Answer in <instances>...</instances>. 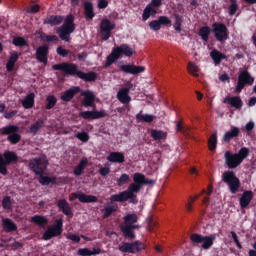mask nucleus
<instances>
[{"mask_svg": "<svg viewBox=\"0 0 256 256\" xmlns=\"http://www.w3.org/2000/svg\"><path fill=\"white\" fill-rule=\"evenodd\" d=\"M61 23L63 24L61 25ZM43 25H50L51 27L61 25V27L56 28V33L59 35L61 41L69 43L71 41V34L75 33V16L73 14H69L65 18L61 15H50L44 19Z\"/></svg>", "mask_w": 256, "mask_h": 256, "instance_id": "1", "label": "nucleus"}, {"mask_svg": "<svg viewBox=\"0 0 256 256\" xmlns=\"http://www.w3.org/2000/svg\"><path fill=\"white\" fill-rule=\"evenodd\" d=\"M52 69L54 71H63L65 75H70L71 77H78L79 79H82V81H86L88 83H93L94 81H97V73L91 71V72H83L79 70V66L75 63H69V62H63L60 64H54L52 66Z\"/></svg>", "mask_w": 256, "mask_h": 256, "instance_id": "2", "label": "nucleus"}, {"mask_svg": "<svg viewBox=\"0 0 256 256\" xmlns=\"http://www.w3.org/2000/svg\"><path fill=\"white\" fill-rule=\"evenodd\" d=\"M29 170L35 175H43L49 167V159L44 153L40 154V157L31 158L28 162Z\"/></svg>", "mask_w": 256, "mask_h": 256, "instance_id": "3", "label": "nucleus"}, {"mask_svg": "<svg viewBox=\"0 0 256 256\" xmlns=\"http://www.w3.org/2000/svg\"><path fill=\"white\" fill-rule=\"evenodd\" d=\"M215 239H217V235L211 234L209 236H203L198 233L191 234L190 241L192 245L197 246L202 243V249H205L206 251L211 249L213 247V244L215 243Z\"/></svg>", "mask_w": 256, "mask_h": 256, "instance_id": "4", "label": "nucleus"}, {"mask_svg": "<svg viewBox=\"0 0 256 256\" xmlns=\"http://www.w3.org/2000/svg\"><path fill=\"white\" fill-rule=\"evenodd\" d=\"M222 181L228 185L232 195H235L241 189V180H239L233 171H225L222 175Z\"/></svg>", "mask_w": 256, "mask_h": 256, "instance_id": "5", "label": "nucleus"}, {"mask_svg": "<svg viewBox=\"0 0 256 256\" xmlns=\"http://www.w3.org/2000/svg\"><path fill=\"white\" fill-rule=\"evenodd\" d=\"M17 161H19V157L13 151L7 150L3 155L0 154V174L7 175V166L17 163Z\"/></svg>", "mask_w": 256, "mask_h": 256, "instance_id": "6", "label": "nucleus"}, {"mask_svg": "<svg viewBox=\"0 0 256 256\" xmlns=\"http://www.w3.org/2000/svg\"><path fill=\"white\" fill-rule=\"evenodd\" d=\"M118 249L121 253H131L132 255H135L137 253H141V251H144L145 243L139 240L133 242H124L118 247Z\"/></svg>", "mask_w": 256, "mask_h": 256, "instance_id": "7", "label": "nucleus"}, {"mask_svg": "<svg viewBox=\"0 0 256 256\" xmlns=\"http://www.w3.org/2000/svg\"><path fill=\"white\" fill-rule=\"evenodd\" d=\"M212 31L216 41H219L220 43H223V41H227V39H229V30L227 29V26L221 22L213 23Z\"/></svg>", "mask_w": 256, "mask_h": 256, "instance_id": "8", "label": "nucleus"}, {"mask_svg": "<svg viewBox=\"0 0 256 256\" xmlns=\"http://www.w3.org/2000/svg\"><path fill=\"white\" fill-rule=\"evenodd\" d=\"M253 83H255V78L251 76L249 71L243 70L238 76L235 92L241 93L246 85H253Z\"/></svg>", "mask_w": 256, "mask_h": 256, "instance_id": "9", "label": "nucleus"}, {"mask_svg": "<svg viewBox=\"0 0 256 256\" xmlns=\"http://www.w3.org/2000/svg\"><path fill=\"white\" fill-rule=\"evenodd\" d=\"M116 25L115 22H112L109 19H103L100 23V35L102 41H108L111 37V31L115 29Z\"/></svg>", "mask_w": 256, "mask_h": 256, "instance_id": "10", "label": "nucleus"}, {"mask_svg": "<svg viewBox=\"0 0 256 256\" xmlns=\"http://www.w3.org/2000/svg\"><path fill=\"white\" fill-rule=\"evenodd\" d=\"M110 201H114L117 203H125V201H129L132 205H137L139 203V199H137L136 194H113L110 196Z\"/></svg>", "mask_w": 256, "mask_h": 256, "instance_id": "11", "label": "nucleus"}, {"mask_svg": "<svg viewBox=\"0 0 256 256\" xmlns=\"http://www.w3.org/2000/svg\"><path fill=\"white\" fill-rule=\"evenodd\" d=\"M118 67L122 73H128L129 75H139V73H145L144 66H136L134 64H118Z\"/></svg>", "mask_w": 256, "mask_h": 256, "instance_id": "12", "label": "nucleus"}, {"mask_svg": "<svg viewBox=\"0 0 256 256\" xmlns=\"http://www.w3.org/2000/svg\"><path fill=\"white\" fill-rule=\"evenodd\" d=\"M225 163L228 169H237L241 164L238 156L236 154L231 153V151H226L224 154Z\"/></svg>", "mask_w": 256, "mask_h": 256, "instance_id": "13", "label": "nucleus"}, {"mask_svg": "<svg viewBox=\"0 0 256 256\" xmlns=\"http://www.w3.org/2000/svg\"><path fill=\"white\" fill-rule=\"evenodd\" d=\"M48 55H49V45L44 44L39 46L36 49V59L37 61H39L40 63H43L44 65H47Z\"/></svg>", "mask_w": 256, "mask_h": 256, "instance_id": "14", "label": "nucleus"}, {"mask_svg": "<svg viewBox=\"0 0 256 256\" xmlns=\"http://www.w3.org/2000/svg\"><path fill=\"white\" fill-rule=\"evenodd\" d=\"M80 117H82V119H87L90 121H92L93 119H103V117H107V112H105V110L82 111V112H80Z\"/></svg>", "mask_w": 256, "mask_h": 256, "instance_id": "15", "label": "nucleus"}, {"mask_svg": "<svg viewBox=\"0 0 256 256\" xmlns=\"http://www.w3.org/2000/svg\"><path fill=\"white\" fill-rule=\"evenodd\" d=\"M161 25H171V20L167 16H160L157 20H153L149 23V27L152 31L161 30Z\"/></svg>", "mask_w": 256, "mask_h": 256, "instance_id": "16", "label": "nucleus"}, {"mask_svg": "<svg viewBox=\"0 0 256 256\" xmlns=\"http://www.w3.org/2000/svg\"><path fill=\"white\" fill-rule=\"evenodd\" d=\"M251 201H253V191H244L239 199L241 209H247L251 204Z\"/></svg>", "mask_w": 256, "mask_h": 256, "instance_id": "17", "label": "nucleus"}, {"mask_svg": "<svg viewBox=\"0 0 256 256\" xmlns=\"http://www.w3.org/2000/svg\"><path fill=\"white\" fill-rule=\"evenodd\" d=\"M135 229H141V226H122L121 232L123 233V237L128 239V241H133L137 237Z\"/></svg>", "mask_w": 256, "mask_h": 256, "instance_id": "18", "label": "nucleus"}, {"mask_svg": "<svg viewBox=\"0 0 256 256\" xmlns=\"http://www.w3.org/2000/svg\"><path fill=\"white\" fill-rule=\"evenodd\" d=\"M89 166V159L87 157H82L78 165L74 167L73 174L75 177H81L85 173V169Z\"/></svg>", "mask_w": 256, "mask_h": 256, "instance_id": "19", "label": "nucleus"}, {"mask_svg": "<svg viewBox=\"0 0 256 256\" xmlns=\"http://www.w3.org/2000/svg\"><path fill=\"white\" fill-rule=\"evenodd\" d=\"M223 103L230 105V107H233L238 111L243 107V100H241V97H225Z\"/></svg>", "mask_w": 256, "mask_h": 256, "instance_id": "20", "label": "nucleus"}, {"mask_svg": "<svg viewBox=\"0 0 256 256\" xmlns=\"http://www.w3.org/2000/svg\"><path fill=\"white\" fill-rule=\"evenodd\" d=\"M114 49L116 50V53L119 57H121V55H125V57H133V55L135 54V50H133L127 44H121L120 46L115 47Z\"/></svg>", "mask_w": 256, "mask_h": 256, "instance_id": "21", "label": "nucleus"}, {"mask_svg": "<svg viewBox=\"0 0 256 256\" xmlns=\"http://www.w3.org/2000/svg\"><path fill=\"white\" fill-rule=\"evenodd\" d=\"M57 207L62 211L63 215H66L67 217L73 215V210L71 209L69 202L65 199L58 200Z\"/></svg>", "mask_w": 256, "mask_h": 256, "instance_id": "22", "label": "nucleus"}, {"mask_svg": "<svg viewBox=\"0 0 256 256\" xmlns=\"http://www.w3.org/2000/svg\"><path fill=\"white\" fill-rule=\"evenodd\" d=\"M239 133H241V130L238 127L233 126L230 131L225 132L223 141L225 143H230L231 140L239 137Z\"/></svg>", "mask_w": 256, "mask_h": 256, "instance_id": "23", "label": "nucleus"}, {"mask_svg": "<svg viewBox=\"0 0 256 256\" xmlns=\"http://www.w3.org/2000/svg\"><path fill=\"white\" fill-rule=\"evenodd\" d=\"M84 17L87 20H93L95 18V9L92 2H84Z\"/></svg>", "mask_w": 256, "mask_h": 256, "instance_id": "24", "label": "nucleus"}, {"mask_svg": "<svg viewBox=\"0 0 256 256\" xmlns=\"http://www.w3.org/2000/svg\"><path fill=\"white\" fill-rule=\"evenodd\" d=\"M139 221L137 214H127L124 216V227H141L139 224H135Z\"/></svg>", "mask_w": 256, "mask_h": 256, "instance_id": "25", "label": "nucleus"}, {"mask_svg": "<svg viewBox=\"0 0 256 256\" xmlns=\"http://www.w3.org/2000/svg\"><path fill=\"white\" fill-rule=\"evenodd\" d=\"M75 199H78L80 203H97L98 199L94 195H86L83 193H75Z\"/></svg>", "mask_w": 256, "mask_h": 256, "instance_id": "26", "label": "nucleus"}, {"mask_svg": "<svg viewBox=\"0 0 256 256\" xmlns=\"http://www.w3.org/2000/svg\"><path fill=\"white\" fill-rule=\"evenodd\" d=\"M48 228L55 237H59L63 233V219L55 220L54 225Z\"/></svg>", "mask_w": 256, "mask_h": 256, "instance_id": "27", "label": "nucleus"}, {"mask_svg": "<svg viewBox=\"0 0 256 256\" xmlns=\"http://www.w3.org/2000/svg\"><path fill=\"white\" fill-rule=\"evenodd\" d=\"M110 163H125V155L121 152H111L107 157Z\"/></svg>", "mask_w": 256, "mask_h": 256, "instance_id": "28", "label": "nucleus"}, {"mask_svg": "<svg viewBox=\"0 0 256 256\" xmlns=\"http://www.w3.org/2000/svg\"><path fill=\"white\" fill-rule=\"evenodd\" d=\"M210 57L214 61L215 65H221V61L223 59H227V55L219 52V50H217V49H214L210 52Z\"/></svg>", "mask_w": 256, "mask_h": 256, "instance_id": "29", "label": "nucleus"}, {"mask_svg": "<svg viewBox=\"0 0 256 256\" xmlns=\"http://www.w3.org/2000/svg\"><path fill=\"white\" fill-rule=\"evenodd\" d=\"M118 209H119V205H117L115 203L105 206L103 209L104 213L102 215V219H109V216L113 215V213H116V211H118Z\"/></svg>", "mask_w": 256, "mask_h": 256, "instance_id": "30", "label": "nucleus"}, {"mask_svg": "<svg viewBox=\"0 0 256 256\" xmlns=\"http://www.w3.org/2000/svg\"><path fill=\"white\" fill-rule=\"evenodd\" d=\"M2 227L7 231V233H11V231H17V224L13 222V220L9 218H4L2 220Z\"/></svg>", "mask_w": 256, "mask_h": 256, "instance_id": "31", "label": "nucleus"}, {"mask_svg": "<svg viewBox=\"0 0 256 256\" xmlns=\"http://www.w3.org/2000/svg\"><path fill=\"white\" fill-rule=\"evenodd\" d=\"M150 137H152L154 141H163L167 139V133L163 132V130L152 129L150 131Z\"/></svg>", "mask_w": 256, "mask_h": 256, "instance_id": "32", "label": "nucleus"}, {"mask_svg": "<svg viewBox=\"0 0 256 256\" xmlns=\"http://www.w3.org/2000/svg\"><path fill=\"white\" fill-rule=\"evenodd\" d=\"M43 125H45V119L40 118L38 119L35 123H33L30 126V133H32L33 135H37V133H39V131H41V129H43Z\"/></svg>", "mask_w": 256, "mask_h": 256, "instance_id": "33", "label": "nucleus"}, {"mask_svg": "<svg viewBox=\"0 0 256 256\" xmlns=\"http://www.w3.org/2000/svg\"><path fill=\"white\" fill-rule=\"evenodd\" d=\"M142 186H139L138 184L135 183H131L128 186V189L125 191H122L119 193V195H135V193H139V191H141Z\"/></svg>", "mask_w": 256, "mask_h": 256, "instance_id": "34", "label": "nucleus"}, {"mask_svg": "<svg viewBox=\"0 0 256 256\" xmlns=\"http://www.w3.org/2000/svg\"><path fill=\"white\" fill-rule=\"evenodd\" d=\"M16 61H19V54L17 52H11L10 58L6 63L7 71H13Z\"/></svg>", "mask_w": 256, "mask_h": 256, "instance_id": "35", "label": "nucleus"}, {"mask_svg": "<svg viewBox=\"0 0 256 256\" xmlns=\"http://www.w3.org/2000/svg\"><path fill=\"white\" fill-rule=\"evenodd\" d=\"M31 222L39 227H45L49 223V220L43 215H34L31 217Z\"/></svg>", "mask_w": 256, "mask_h": 256, "instance_id": "36", "label": "nucleus"}, {"mask_svg": "<svg viewBox=\"0 0 256 256\" xmlns=\"http://www.w3.org/2000/svg\"><path fill=\"white\" fill-rule=\"evenodd\" d=\"M119 58L120 56L117 53V50L113 48L111 54L106 58L105 68L107 69V67H111Z\"/></svg>", "mask_w": 256, "mask_h": 256, "instance_id": "37", "label": "nucleus"}, {"mask_svg": "<svg viewBox=\"0 0 256 256\" xmlns=\"http://www.w3.org/2000/svg\"><path fill=\"white\" fill-rule=\"evenodd\" d=\"M1 135H13L14 133H19V126L8 125L0 128Z\"/></svg>", "mask_w": 256, "mask_h": 256, "instance_id": "38", "label": "nucleus"}, {"mask_svg": "<svg viewBox=\"0 0 256 256\" xmlns=\"http://www.w3.org/2000/svg\"><path fill=\"white\" fill-rule=\"evenodd\" d=\"M199 37H201L202 41L207 43L209 41V36L211 35V28L209 26H203L198 31Z\"/></svg>", "mask_w": 256, "mask_h": 256, "instance_id": "39", "label": "nucleus"}, {"mask_svg": "<svg viewBox=\"0 0 256 256\" xmlns=\"http://www.w3.org/2000/svg\"><path fill=\"white\" fill-rule=\"evenodd\" d=\"M137 121H140L142 123H153V120L155 119V115L151 114H143V113H138L136 115Z\"/></svg>", "mask_w": 256, "mask_h": 256, "instance_id": "40", "label": "nucleus"}, {"mask_svg": "<svg viewBox=\"0 0 256 256\" xmlns=\"http://www.w3.org/2000/svg\"><path fill=\"white\" fill-rule=\"evenodd\" d=\"M38 177L41 185H55L57 183V178L55 177L44 176L43 174L38 175Z\"/></svg>", "mask_w": 256, "mask_h": 256, "instance_id": "41", "label": "nucleus"}, {"mask_svg": "<svg viewBox=\"0 0 256 256\" xmlns=\"http://www.w3.org/2000/svg\"><path fill=\"white\" fill-rule=\"evenodd\" d=\"M151 15H157V10H155L151 5H147L142 14V21H147Z\"/></svg>", "mask_w": 256, "mask_h": 256, "instance_id": "42", "label": "nucleus"}, {"mask_svg": "<svg viewBox=\"0 0 256 256\" xmlns=\"http://www.w3.org/2000/svg\"><path fill=\"white\" fill-rule=\"evenodd\" d=\"M208 149L209 151H215L217 149V130L208 139Z\"/></svg>", "mask_w": 256, "mask_h": 256, "instance_id": "43", "label": "nucleus"}, {"mask_svg": "<svg viewBox=\"0 0 256 256\" xmlns=\"http://www.w3.org/2000/svg\"><path fill=\"white\" fill-rule=\"evenodd\" d=\"M2 207L6 211H13V199H11V196H4L3 197Z\"/></svg>", "mask_w": 256, "mask_h": 256, "instance_id": "44", "label": "nucleus"}, {"mask_svg": "<svg viewBox=\"0 0 256 256\" xmlns=\"http://www.w3.org/2000/svg\"><path fill=\"white\" fill-rule=\"evenodd\" d=\"M249 148L247 147H242L238 153L236 154V157H238V159L240 160L241 163H243V161H245V159H247L249 157Z\"/></svg>", "mask_w": 256, "mask_h": 256, "instance_id": "45", "label": "nucleus"}, {"mask_svg": "<svg viewBox=\"0 0 256 256\" xmlns=\"http://www.w3.org/2000/svg\"><path fill=\"white\" fill-rule=\"evenodd\" d=\"M188 72L193 75V77H199V67L194 62H189L187 66Z\"/></svg>", "mask_w": 256, "mask_h": 256, "instance_id": "46", "label": "nucleus"}, {"mask_svg": "<svg viewBox=\"0 0 256 256\" xmlns=\"http://www.w3.org/2000/svg\"><path fill=\"white\" fill-rule=\"evenodd\" d=\"M12 43L15 47H27V40L21 36L14 37Z\"/></svg>", "mask_w": 256, "mask_h": 256, "instance_id": "47", "label": "nucleus"}, {"mask_svg": "<svg viewBox=\"0 0 256 256\" xmlns=\"http://www.w3.org/2000/svg\"><path fill=\"white\" fill-rule=\"evenodd\" d=\"M230 1V6H229V15L230 17H233L237 11H239V4H237V0H229Z\"/></svg>", "mask_w": 256, "mask_h": 256, "instance_id": "48", "label": "nucleus"}, {"mask_svg": "<svg viewBox=\"0 0 256 256\" xmlns=\"http://www.w3.org/2000/svg\"><path fill=\"white\" fill-rule=\"evenodd\" d=\"M33 105H35V98L34 97H26L22 101V107H24V109H31V108H33Z\"/></svg>", "mask_w": 256, "mask_h": 256, "instance_id": "49", "label": "nucleus"}, {"mask_svg": "<svg viewBox=\"0 0 256 256\" xmlns=\"http://www.w3.org/2000/svg\"><path fill=\"white\" fill-rule=\"evenodd\" d=\"M7 141H9V143H11V145H17V143H19V141H21V136L19 135L18 132H14V134L8 135Z\"/></svg>", "mask_w": 256, "mask_h": 256, "instance_id": "50", "label": "nucleus"}, {"mask_svg": "<svg viewBox=\"0 0 256 256\" xmlns=\"http://www.w3.org/2000/svg\"><path fill=\"white\" fill-rule=\"evenodd\" d=\"M83 107H93L95 109V97H84L82 100Z\"/></svg>", "mask_w": 256, "mask_h": 256, "instance_id": "51", "label": "nucleus"}, {"mask_svg": "<svg viewBox=\"0 0 256 256\" xmlns=\"http://www.w3.org/2000/svg\"><path fill=\"white\" fill-rule=\"evenodd\" d=\"M144 179H145V175L141 173H135L133 176L134 184L140 187H143Z\"/></svg>", "mask_w": 256, "mask_h": 256, "instance_id": "52", "label": "nucleus"}, {"mask_svg": "<svg viewBox=\"0 0 256 256\" xmlns=\"http://www.w3.org/2000/svg\"><path fill=\"white\" fill-rule=\"evenodd\" d=\"M79 91H81L80 87H72L66 90V92L64 93V95H62V97H75V95H77Z\"/></svg>", "mask_w": 256, "mask_h": 256, "instance_id": "53", "label": "nucleus"}, {"mask_svg": "<svg viewBox=\"0 0 256 256\" xmlns=\"http://www.w3.org/2000/svg\"><path fill=\"white\" fill-rule=\"evenodd\" d=\"M127 183H129V175L124 173L117 180V185L118 187H123Z\"/></svg>", "mask_w": 256, "mask_h": 256, "instance_id": "54", "label": "nucleus"}, {"mask_svg": "<svg viewBox=\"0 0 256 256\" xmlns=\"http://www.w3.org/2000/svg\"><path fill=\"white\" fill-rule=\"evenodd\" d=\"M46 109H53V107H55V105H57V98L55 97H47L46 98Z\"/></svg>", "mask_w": 256, "mask_h": 256, "instance_id": "55", "label": "nucleus"}, {"mask_svg": "<svg viewBox=\"0 0 256 256\" xmlns=\"http://www.w3.org/2000/svg\"><path fill=\"white\" fill-rule=\"evenodd\" d=\"M76 138L82 141V143H87L89 141V134L87 132H78Z\"/></svg>", "mask_w": 256, "mask_h": 256, "instance_id": "56", "label": "nucleus"}, {"mask_svg": "<svg viewBox=\"0 0 256 256\" xmlns=\"http://www.w3.org/2000/svg\"><path fill=\"white\" fill-rule=\"evenodd\" d=\"M35 35L38 36L40 41L47 43V38L49 37V35H47L45 32H43L42 30H36Z\"/></svg>", "mask_w": 256, "mask_h": 256, "instance_id": "57", "label": "nucleus"}, {"mask_svg": "<svg viewBox=\"0 0 256 256\" xmlns=\"http://www.w3.org/2000/svg\"><path fill=\"white\" fill-rule=\"evenodd\" d=\"M56 52L58 55H60V57H67V55L70 53V51L63 48V46H58Z\"/></svg>", "mask_w": 256, "mask_h": 256, "instance_id": "58", "label": "nucleus"}, {"mask_svg": "<svg viewBox=\"0 0 256 256\" xmlns=\"http://www.w3.org/2000/svg\"><path fill=\"white\" fill-rule=\"evenodd\" d=\"M118 100L124 105L127 111H129V103H131V97H118Z\"/></svg>", "mask_w": 256, "mask_h": 256, "instance_id": "59", "label": "nucleus"}, {"mask_svg": "<svg viewBox=\"0 0 256 256\" xmlns=\"http://www.w3.org/2000/svg\"><path fill=\"white\" fill-rule=\"evenodd\" d=\"M17 113H19V111H17V110L5 111L4 118L5 119H13V117H17Z\"/></svg>", "mask_w": 256, "mask_h": 256, "instance_id": "60", "label": "nucleus"}, {"mask_svg": "<svg viewBox=\"0 0 256 256\" xmlns=\"http://www.w3.org/2000/svg\"><path fill=\"white\" fill-rule=\"evenodd\" d=\"M53 237H55L53 235V232L49 228H47V230L43 233L42 239L44 241H49V240L53 239Z\"/></svg>", "mask_w": 256, "mask_h": 256, "instance_id": "61", "label": "nucleus"}, {"mask_svg": "<svg viewBox=\"0 0 256 256\" xmlns=\"http://www.w3.org/2000/svg\"><path fill=\"white\" fill-rule=\"evenodd\" d=\"M181 23H183V21L181 20V17L176 16L175 23H174V29H175V31H177V33H181Z\"/></svg>", "mask_w": 256, "mask_h": 256, "instance_id": "62", "label": "nucleus"}, {"mask_svg": "<svg viewBox=\"0 0 256 256\" xmlns=\"http://www.w3.org/2000/svg\"><path fill=\"white\" fill-rule=\"evenodd\" d=\"M77 253L80 256H91V250L89 248H80Z\"/></svg>", "mask_w": 256, "mask_h": 256, "instance_id": "63", "label": "nucleus"}, {"mask_svg": "<svg viewBox=\"0 0 256 256\" xmlns=\"http://www.w3.org/2000/svg\"><path fill=\"white\" fill-rule=\"evenodd\" d=\"M117 97H129V88H121L117 93Z\"/></svg>", "mask_w": 256, "mask_h": 256, "instance_id": "64", "label": "nucleus"}]
</instances>
